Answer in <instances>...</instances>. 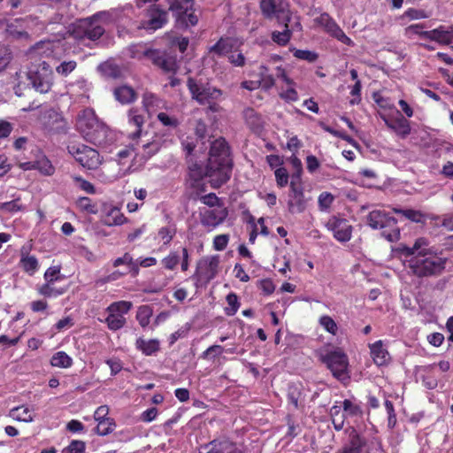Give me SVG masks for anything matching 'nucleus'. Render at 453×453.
I'll return each mask as SVG.
<instances>
[{
  "instance_id": "1",
  "label": "nucleus",
  "mask_w": 453,
  "mask_h": 453,
  "mask_svg": "<svg viewBox=\"0 0 453 453\" xmlns=\"http://www.w3.org/2000/svg\"><path fill=\"white\" fill-rule=\"evenodd\" d=\"M233 166L231 148L226 140L220 136L211 141L204 169L196 163L188 167V198H219L214 193H206L203 177L209 179L212 188H219L230 180Z\"/></svg>"
},
{
  "instance_id": "2",
  "label": "nucleus",
  "mask_w": 453,
  "mask_h": 453,
  "mask_svg": "<svg viewBox=\"0 0 453 453\" xmlns=\"http://www.w3.org/2000/svg\"><path fill=\"white\" fill-rule=\"evenodd\" d=\"M397 252L410 257L405 260L413 274L418 277L440 273L445 267L446 260L438 256V250L429 246L426 238L417 239L412 247L400 244Z\"/></svg>"
},
{
  "instance_id": "3",
  "label": "nucleus",
  "mask_w": 453,
  "mask_h": 453,
  "mask_svg": "<svg viewBox=\"0 0 453 453\" xmlns=\"http://www.w3.org/2000/svg\"><path fill=\"white\" fill-rule=\"evenodd\" d=\"M76 127L87 142L97 146L105 142L107 127L99 121L92 109L86 108L80 112Z\"/></svg>"
},
{
  "instance_id": "4",
  "label": "nucleus",
  "mask_w": 453,
  "mask_h": 453,
  "mask_svg": "<svg viewBox=\"0 0 453 453\" xmlns=\"http://www.w3.org/2000/svg\"><path fill=\"white\" fill-rule=\"evenodd\" d=\"M187 86L192 99L196 100L200 105L207 106L208 111L211 112L220 111L219 101L223 95L221 89L209 84L198 83L192 77L188 79Z\"/></svg>"
},
{
  "instance_id": "5",
  "label": "nucleus",
  "mask_w": 453,
  "mask_h": 453,
  "mask_svg": "<svg viewBox=\"0 0 453 453\" xmlns=\"http://www.w3.org/2000/svg\"><path fill=\"white\" fill-rule=\"evenodd\" d=\"M103 14L104 12H99L90 17L77 20L69 29L70 35L79 42L97 41L105 33L104 27L97 23Z\"/></svg>"
},
{
  "instance_id": "6",
  "label": "nucleus",
  "mask_w": 453,
  "mask_h": 453,
  "mask_svg": "<svg viewBox=\"0 0 453 453\" xmlns=\"http://www.w3.org/2000/svg\"><path fill=\"white\" fill-rule=\"evenodd\" d=\"M165 3L178 28L188 29L198 24L199 19L194 9L195 0H165Z\"/></svg>"
},
{
  "instance_id": "7",
  "label": "nucleus",
  "mask_w": 453,
  "mask_h": 453,
  "mask_svg": "<svg viewBox=\"0 0 453 453\" xmlns=\"http://www.w3.org/2000/svg\"><path fill=\"white\" fill-rule=\"evenodd\" d=\"M220 271V257L219 255L205 256L196 263L193 275L196 286L205 287L219 274Z\"/></svg>"
},
{
  "instance_id": "8",
  "label": "nucleus",
  "mask_w": 453,
  "mask_h": 453,
  "mask_svg": "<svg viewBox=\"0 0 453 453\" xmlns=\"http://www.w3.org/2000/svg\"><path fill=\"white\" fill-rule=\"evenodd\" d=\"M320 359L325 363L333 375L338 380L349 379V359L347 355L339 348L321 352Z\"/></svg>"
},
{
  "instance_id": "9",
  "label": "nucleus",
  "mask_w": 453,
  "mask_h": 453,
  "mask_svg": "<svg viewBox=\"0 0 453 453\" xmlns=\"http://www.w3.org/2000/svg\"><path fill=\"white\" fill-rule=\"evenodd\" d=\"M203 201L204 206L200 209L201 223L204 226L215 228L224 222L228 211L219 200Z\"/></svg>"
},
{
  "instance_id": "10",
  "label": "nucleus",
  "mask_w": 453,
  "mask_h": 453,
  "mask_svg": "<svg viewBox=\"0 0 453 453\" xmlns=\"http://www.w3.org/2000/svg\"><path fill=\"white\" fill-rule=\"evenodd\" d=\"M27 75L36 91L44 94L50 90L53 84V73L46 62L42 61L37 65L30 66Z\"/></svg>"
},
{
  "instance_id": "11",
  "label": "nucleus",
  "mask_w": 453,
  "mask_h": 453,
  "mask_svg": "<svg viewBox=\"0 0 453 453\" xmlns=\"http://www.w3.org/2000/svg\"><path fill=\"white\" fill-rule=\"evenodd\" d=\"M368 225L374 229H383L386 227H393V229L387 233L384 231L382 234L389 242H395L400 237V230L395 226V220L389 217L382 210H373L367 216Z\"/></svg>"
},
{
  "instance_id": "12",
  "label": "nucleus",
  "mask_w": 453,
  "mask_h": 453,
  "mask_svg": "<svg viewBox=\"0 0 453 453\" xmlns=\"http://www.w3.org/2000/svg\"><path fill=\"white\" fill-rule=\"evenodd\" d=\"M132 306V303L128 301H118L111 303L106 309L108 316L105 319V323L108 328L111 331L121 329L127 322L125 316Z\"/></svg>"
},
{
  "instance_id": "13",
  "label": "nucleus",
  "mask_w": 453,
  "mask_h": 453,
  "mask_svg": "<svg viewBox=\"0 0 453 453\" xmlns=\"http://www.w3.org/2000/svg\"><path fill=\"white\" fill-rule=\"evenodd\" d=\"M68 151L74 159L83 167L96 169L101 164L100 155L97 150L84 144L68 146Z\"/></svg>"
},
{
  "instance_id": "14",
  "label": "nucleus",
  "mask_w": 453,
  "mask_h": 453,
  "mask_svg": "<svg viewBox=\"0 0 453 453\" xmlns=\"http://www.w3.org/2000/svg\"><path fill=\"white\" fill-rule=\"evenodd\" d=\"M169 11L158 4H151L145 10V20L142 23L146 30L156 31L163 28L169 22Z\"/></svg>"
},
{
  "instance_id": "15",
  "label": "nucleus",
  "mask_w": 453,
  "mask_h": 453,
  "mask_svg": "<svg viewBox=\"0 0 453 453\" xmlns=\"http://www.w3.org/2000/svg\"><path fill=\"white\" fill-rule=\"evenodd\" d=\"M385 125L401 139H405L411 132V122L404 118L401 111L395 110V114L380 113Z\"/></svg>"
},
{
  "instance_id": "16",
  "label": "nucleus",
  "mask_w": 453,
  "mask_h": 453,
  "mask_svg": "<svg viewBox=\"0 0 453 453\" xmlns=\"http://www.w3.org/2000/svg\"><path fill=\"white\" fill-rule=\"evenodd\" d=\"M161 264L166 270L173 271L180 265L182 272H187L190 265V255L186 247L171 250L162 260Z\"/></svg>"
},
{
  "instance_id": "17",
  "label": "nucleus",
  "mask_w": 453,
  "mask_h": 453,
  "mask_svg": "<svg viewBox=\"0 0 453 453\" xmlns=\"http://www.w3.org/2000/svg\"><path fill=\"white\" fill-rule=\"evenodd\" d=\"M326 227L340 242H347L351 239L352 226L345 219L334 216L327 221Z\"/></svg>"
},
{
  "instance_id": "18",
  "label": "nucleus",
  "mask_w": 453,
  "mask_h": 453,
  "mask_svg": "<svg viewBox=\"0 0 453 453\" xmlns=\"http://www.w3.org/2000/svg\"><path fill=\"white\" fill-rule=\"evenodd\" d=\"M144 56L151 60L153 65L159 67L165 73H175L178 66L175 58L162 53L157 50H147Z\"/></svg>"
},
{
  "instance_id": "19",
  "label": "nucleus",
  "mask_w": 453,
  "mask_h": 453,
  "mask_svg": "<svg viewBox=\"0 0 453 453\" xmlns=\"http://www.w3.org/2000/svg\"><path fill=\"white\" fill-rule=\"evenodd\" d=\"M37 152L40 156L35 161L21 162L19 163L20 168L25 171L35 169L44 176H52L55 173V167L51 161L39 150H37Z\"/></svg>"
},
{
  "instance_id": "20",
  "label": "nucleus",
  "mask_w": 453,
  "mask_h": 453,
  "mask_svg": "<svg viewBox=\"0 0 453 453\" xmlns=\"http://www.w3.org/2000/svg\"><path fill=\"white\" fill-rule=\"evenodd\" d=\"M43 128L49 133H59L65 129V120L53 109L45 111L39 118Z\"/></svg>"
},
{
  "instance_id": "21",
  "label": "nucleus",
  "mask_w": 453,
  "mask_h": 453,
  "mask_svg": "<svg viewBox=\"0 0 453 453\" xmlns=\"http://www.w3.org/2000/svg\"><path fill=\"white\" fill-rule=\"evenodd\" d=\"M100 216L104 224L109 226H120L126 221V218L121 213L120 209L109 203H102Z\"/></svg>"
},
{
  "instance_id": "22",
  "label": "nucleus",
  "mask_w": 453,
  "mask_h": 453,
  "mask_svg": "<svg viewBox=\"0 0 453 453\" xmlns=\"http://www.w3.org/2000/svg\"><path fill=\"white\" fill-rule=\"evenodd\" d=\"M242 114L246 125L253 133L260 134L264 130L265 120L262 115L257 112L253 108H246Z\"/></svg>"
},
{
  "instance_id": "23",
  "label": "nucleus",
  "mask_w": 453,
  "mask_h": 453,
  "mask_svg": "<svg viewBox=\"0 0 453 453\" xmlns=\"http://www.w3.org/2000/svg\"><path fill=\"white\" fill-rule=\"evenodd\" d=\"M234 48L233 40L229 37H220L218 42L208 48V55L214 58H221L232 52Z\"/></svg>"
},
{
  "instance_id": "24",
  "label": "nucleus",
  "mask_w": 453,
  "mask_h": 453,
  "mask_svg": "<svg viewBox=\"0 0 453 453\" xmlns=\"http://www.w3.org/2000/svg\"><path fill=\"white\" fill-rule=\"evenodd\" d=\"M365 445L366 440L353 430L349 434V442L335 451V453H361Z\"/></svg>"
},
{
  "instance_id": "25",
  "label": "nucleus",
  "mask_w": 453,
  "mask_h": 453,
  "mask_svg": "<svg viewBox=\"0 0 453 453\" xmlns=\"http://www.w3.org/2000/svg\"><path fill=\"white\" fill-rule=\"evenodd\" d=\"M259 7L266 19L279 18L280 13L284 12L283 0H261Z\"/></svg>"
},
{
  "instance_id": "26",
  "label": "nucleus",
  "mask_w": 453,
  "mask_h": 453,
  "mask_svg": "<svg viewBox=\"0 0 453 453\" xmlns=\"http://www.w3.org/2000/svg\"><path fill=\"white\" fill-rule=\"evenodd\" d=\"M369 349L372 358L377 365H384L389 362L390 355L388 351L384 348V344L381 340L376 341L375 342L370 344Z\"/></svg>"
},
{
  "instance_id": "27",
  "label": "nucleus",
  "mask_w": 453,
  "mask_h": 453,
  "mask_svg": "<svg viewBox=\"0 0 453 453\" xmlns=\"http://www.w3.org/2000/svg\"><path fill=\"white\" fill-rule=\"evenodd\" d=\"M425 39L436 42L441 45L450 44L449 28L445 26H439L438 27L426 31L424 34Z\"/></svg>"
},
{
  "instance_id": "28",
  "label": "nucleus",
  "mask_w": 453,
  "mask_h": 453,
  "mask_svg": "<svg viewBox=\"0 0 453 453\" xmlns=\"http://www.w3.org/2000/svg\"><path fill=\"white\" fill-rule=\"evenodd\" d=\"M114 97L122 104H129L137 99V94L134 89L129 86H120L114 89Z\"/></svg>"
},
{
  "instance_id": "29",
  "label": "nucleus",
  "mask_w": 453,
  "mask_h": 453,
  "mask_svg": "<svg viewBox=\"0 0 453 453\" xmlns=\"http://www.w3.org/2000/svg\"><path fill=\"white\" fill-rule=\"evenodd\" d=\"M9 417L19 422L30 423L34 421V410L27 405L17 406L10 410Z\"/></svg>"
},
{
  "instance_id": "30",
  "label": "nucleus",
  "mask_w": 453,
  "mask_h": 453,
  "mask_svg": "<svg viewBox=\"0 0 453 453\" xmlns=\"http://www.w3.org/2000/svg\"><path fill=\"white\" fill-rule=\"evenodd\" d=\"M19 265L28 275H34L39 270L38 259L27 252L21 251Z\"/></svg>"
},
{
  "instance_id": "31",
  "label": "nucleus",
  "mask_w": 453,
  "mask_h": 453,
  "mask_svg": "<svg viewBox=\"0 0 453 453\" xmlns=\"http://www.w3.org/2000/svg\"><path fill=\"white\" fill-rule=\"evenodd\" d=\"M135 347L145 356H151L159 350L160 343L156 339L145 340L143 338H138L135 342Z\"/></svg>"
},
{
  "instance_id": "32",
  "label": "nucleus",
  "mask_w": 453,
  "mask_h": 453,
  "mask_svg": "<svg viewBox=\"0 0 453 453\" xmlns=\"http://www.w3.org/2000/svg\"><path fill=\"white\" fill-rule=\"evenodd\" d=\"M231 442L227 440H213L200 448V453H226Z\"/></svg>"
},
{
  "instance_id": "33",
  "label": "nucleus",
  "mask_w": 453,
  "mask_h": 453,
  "mask_svg": "<svg viewBox=\"0 0 453 453\" xmlns=\"http://www.w3.org/2000/svg\"><path fill=\"white\" fill-rule=\"evenodd\" d=\"M314 22L318 26L322 27L330 35H332V34H334L335 30L340 27L335 20L326 12L321 13L314 19Z\"/></svg>"
},
{
  "instance_id": "34",
  "label": "nucleus",
  "mask_w": 453,
  "mask_h": 453,
  "mask_svg": "<svg viewBox=\"0 0 453 453\" xmlns=\"http://www.w3.org/2000/svg\"><path fill=\"white\" fill-rule=\"evenodd\" d=\"M342 406L346 418L360 417L363 414L361 404L356 399H345Z\"/></svg>"
},
{
  "instance_id": "35",
  "label": "nucleus",
  "mask_w": 453,
  "mask_h": 453,
  "mask_svg": "<svg viewBox=\"0 0 453 453\" xmlns=\"http://www.w3.org/2000/svg\"><path fill=\"white\" fill-rule=\"evenodd\" d=\"M289 20L290 19L288 17L285 22V29L282 32L274 31L272 33V40L280 46H286L292 37V31L288 27Z\"/></svg>"
},
{
  "instance_id": "36",
  "label": "nucleus",
  "mask_w": 453,
  "mask_h": 453,
  "mask_svg": "<svg viewBox=\"0 0 453 453\" xmlns=\"http://www.w3.org/2000/svg\"><path fill=\"white\" fill-rule=\"evenodd\" d=\"M342 406L334 404L330 409L332 423L335 430L341 431L344 426L346 416L344 411H342Z\"/></svg>"
},
{
  "instance_id": "37",
  "label": "nucleus",
  "mask_w": 453,
  "mask_h": 453,
  "mask_svg": "<svg viewBox=\"0 0 453 453\" xmlns=\"http://www.w3.org/2000/svg\"><path fill=\"white\" fill-rule=\"evenodd\" d=\"M137 109L132 108L129 110V123L135 127V131L130 134V137L134 140L139 138L142 133V127L144 123V119L142 115L137 113Z\"/></svg>"
},
{
  "instance_id": "38",
  "label": "nucleus",
  "mask_w": 453,
  "mask_h": 453,
  "mask_svg": "<svg viewBox=\"0 0 453 453\" xmlns=\"http://www.w3.org/2000/svg\"><path fill=\"white\" fill-rule=\"evenodd\" d=\"M37 291L39 295L44 297L54 298L63 295L65 292V288H58L54 287V283L45 282L37 288Z\"/></svg>"
},
{
  "instance_id": "39",
  "label": "nucleus",
  "mask_w": 453,
  "mask_h": 453,
  "mask_svg": "<svg viewBox=\"0 0 453 453\" xmlns=\"http://www.w3.org/2000/svg\"><path fill=\"white\" fill-rule=\"evenodd\" d=\"M73 363V358L65 351H58L50 358V365L58 368H69Z\"/></svg>"
},
{
  "instance_id": "40",
  "label": "nucleus",
  "mask_w": 453,
  "mask_h": 453,
  "mask_svg": "<svg viewBox=\"0 0 453 453\" xmlns=\"http://www.w3.org/2000/svg\"><path fill=\"white\" fill-rule=\"evenodd\" d=\"M268 68L265 65L259 66L260 86L265 90L271 89L275 85L273 75L267 73Z\"/></svg>"
},
{
  "instance_id": "41",
  "label": "nucleus",
  "mask_w": 453,
  "mask_h": 453,
  "mask_svg": "<svg viewBox=\"0 0 453 453\" xmlns=\"http://www.w3.org/2000/svg\"><path fill=\"white\" fill-rule=\"evenodd\" d=\"M162 147V139L158 136L153 137L150 142L142 145L144 156L150 157L159 151Z\"/></svg>"
},
{
  "instance_id": "42",
  "label": "nucleus",
  "mask_w": 453,
  "mask_h": 453,
  "mask_svg": "<svg viewBox=\"0 0 453 453\" xmlns=\"http://www.w3.org/2000/svg\"><path fill=\"white\" fill-rule=\"evenodd\" d=\"M152 316V309L149 305L139 307L136 313V319L142 327H146L150 324Z\"/></svg>"
},
{
  "instance_id": "43",
  "label": "nucleus",
  "mask_w": 453,
  "mask_h": 453,
  "mask_svg": "<svg viewBox=\"0 0 453 453\" xmlns=\"http://www.w3.org/2000/svg\"><path fill=\"white\" fill-rule=\"evenodd\" d=\"M319 324L327 333L336 335L338 326L336 322L328 315H323L319 319Z\"/></svg>"
},
{
  "instance_id": "44",
  "label": "nucleus",
  "mask_w": 453,
  "mask_h": 453,
  "mask_svg": "<svg viewBox=\"0 0 453 453\" xmlns=\"http://www.w3.org/2000/svg\"><path fill=\"white\" fill-rule=\"evenodd\" d=\"M176 234V228L173 226H163L158 230L157 235L164 245L168 246Z\"/></svg>"
},
{
  "instance_id": "45",
  "label": "nucleus",
  "mask_w": 453,
  "mask_h": 453,
  "mask_svg": "<svg viewBox=\"0 0 453 453\" xmlns=\"http://www.w3.org/2000/svg\"><path fill=\"white\" fill-rule=\"evenodd\" d=\"M159 98L151 92H145L142 96V105L146 111H153L158 106Z\"/></svg>"
},
{
  "instance_id": "46",
  "label": "nucleus",
  "mask_w": 453,
  "mask_h": 453,
  "mask_svg": "<svg viewBox=\"0 0 453 453\" xmlns=\"http://www.w3.org/2000/svg\"><path fill=\"white\" fill-rule=\"evenodd\" d=\"M226 300L227 306L225 308V312L228 316H234L240 307L238 296L234 293H230L226 296Z\"/></svg>"
},
{
  "instance_id": "47",
  "label": "nucleus",
  "mask_w": 453,
  "mask_h": 453,
  "mask_svg": "<svg viewBox=\"0 0 453 453\" xmlns=\"http://www.w3.org/2000/svg\"><path fill=\"white\" fill-rule=\"evenodd\" d=\"M115 427V422L113 419L98 421L97 426L95 428L96 433L100 436H105L111 434Z\"/></svg>"
},
{
  "instance_id": "48",
  "label": "nucleus",
  "mask_w": 453,
  "mask_h": 453,
  "mask_svg": "<svg viewBox=\"0 0 453 453\" xmlns=\"http://www.w3.org/2000/svg\"><path fill=\"white\" fill-rule=\"evenodd\" d=\"M76 206L80 210L90 214H96L100 211L95 200H76Z\"/></svg>"
},
{
  "instance_id": "49",
  "label": "nucleus",
  "mask_w": 453,
  "mask_h": 453,
  "mask_svg": "<svg viewBox=\"0 0 453 453\" xmlns=\"http://www.w3.org/2000/svg\"><path fill=\"white\" fill-rule=\"evenodd\" d=\"M191 324L190 323H186L184 324L181 327H180L177 331H175L174 333H173L170 336H169V344L170 345H173L178 340L180 339H183L185 337L188 336V332L190 331L191 329Z\"/></svg>"
},
{
  "instance_id": "50",
  "label": "nucleus",
  "mask_w": 453,
  "mask_h": 453,
  "mask_svg": "<svg viewBox=\"0 0 453 453\" xmlns=\"http://www.w3.org/2000/svg\"><path fill=\"white\" fill-rule=\"evenodd\" d=\"M395 212L402 214L411 221L420 223L425 220V215L419 211L407 209V210H395Z\"/></svg>"
},
{
  "instance_id": "51",
  "label": "nucleus",
  "mask_w": 453,
  "mask_h": 453,
  "mask_svg": "<svg viewBox=\"0 0 453 453\" xmlns=\"http://www.w3.org/2000/svg\"><path fill=\"white\" fill-rule=\"evenodd\" d=\"M157 119L163 126L170 128H176L180 125V121L175 116H170L166 112H159Z\"/></svg>"
},
{
  "instance_id": "52",
  "label": "nucleus",
  "mask_w": 453,
  "mask_h": 453,
  "mask_svg": "<svg viewBox=\"0 0 453 453\" xmlns=\"http://www.w3.org/2000/svg\"><path fill=\"white\" fill-rule=\"evenodd\" d=\"M384 406L388 414V427L393 429L396 425V414L394 404L389 400H385Z\"/></svg>"
},
{
  "instance_id": "53",
  "label": "nucleus",
  "mask_w": 453,
  "mask_h": 453,
  "mask_svg": "<svg viewBox=\"0 0 453 453\" xmlns=\"http://www.w3.org/2000/svg\"><path fill=\"white\" fill-rule=\"evenodd\" d=\"M293 55L295 58L305 60L309 63L315 62L319 58L318 53L308 50H295Z\"/></svg>"
},
{
  "instance_id": "54",
  "label": "nucleus",
  "mask_w": 453,
  "mask_h": 453,
  "mask_svg": "<svg viewBox=\"0 0 453 453\" xmlns=\"http://www.w3.org/2000/svg\"><path fill=\"white\" fill-rule=\"evenodd\" d=\"M302 175L292 174L290 180V188L296 197L303 196V182L301 179Z\"/></svg>"
},
{
  "instance_id": "55",
  "label": "nucleus",
  "mask_w": 453,
  "mask_h": 453,
  "mask_svg": "<svg viewBox=\"0 0 453 453\" xmlns=\"http://www.w3.org/2000/svg\"><path fill=\"white\" fill-rule=\"evenodd\" d=\"M74 184L77 188L83 190L88 195L96 194L95 187L89 181L82 179L81 177H74L73 178Z\"/></svg>"
},
{
  "instance_id": "56",
  "label": "nucleus",
  "mask_w": 453,
  "mask_h": 453,
  "mask_svg": "<svg viewBox=\"0 0 453 453\" xmlns=\"http://www.w3.org/2000/svg\"><path fill=\"white\" fill-rule=\"evenodd\" d=\"M425 27V24L421 23L410 25L405 28V35L411 38L412 35H418L420 38L425 39L424 34L426 33V31L423 30Z\"/></svg>"
},
{
  "instance_id": "57",
  "label": "nucleus",
  "mask_w": 453,
  "mask_h": 453,
  "mask_svg": "<svg viewBox=\"0 0 453 453\" xmlns=\"http://www.w3.org/2000/svg\"><path fill=\"white\" fill-rule=\"evenodd\" d=\"M77 66V63L74 60L64 61L56 67V71L62 76H67L70 74Z\"/></svg>"
},
{
  "instance_id": "58",
  "label": "nucleus",
  "mask_w": 453,
  "mask_h": 453,
  "mask_svg": "<svg viewBox=\"0 0 453 453\" xmlns=\"http://www.w3.org/2000/svg\"><path fill=\"white\" fill-rule=\"evenodd\" d=\"M44 280L46 282L55 283L59 280L62 277L60 275V267L50 266L44 273Z\"/></svg>"
},
{
  "instance_id": "59",
  "label": "nucleus",
  "mask_w": 453,
  "mask_h": 453,
  "mask_svg": "<svg viewBox=\"0 0 453 453\" xmlns=\"http://www.w3.org/2000/svg\"><path fill=\"white\" fill-rule=\"evenodd\" d=\"M403 18H407L410 20H414L426 19L428 18V15L424 10L409 8L403 12Z\"/></svg>"
},
{
  "instance_id": "60",
  "label": "nucleus",
  "mask_w": 453,
  "mask_h": 453,
  "mask_svg": "<svg viewBox=\"0 0 453 453\" xmlns=\"http://www.w3.org/2000/svg\"><path fill=\"white\" fill-rule=\"evenodd\" d=\"M86 444L82 441L73 440L70 444L62 450V453H83Z\"/></svg>"
},
{
  "instance_id": "61",
  "label": "nucleus",
  "mask_w": 453,
  "mask_h": 453,
  "mask_svg": "<svg viewBox=\"0 0 453 453\" xmlns=\"http://www.w3.org/2000/svg\"><path fill=\"white\" fill-rule=\"evenodd\" d=\"M224 348L220 345L210 346L202 354V358L214 360L216 357L221 355L224 352Z\"/></svg>"
},
{
  "instance_id": "62",
  "label": "nucleus",
  "mask_w": 453,
  "mask_h": 453,
  "mask_svg": "<svg viewBox=\"0 0 453 453\" xmlns=\"http://www.w3.org/2000/svg\"><path fill=\"white\" fill-rule=\"evenodd\" d=\"M229 239V234L216 235L213 239V249L218 251L224 250L228 244Z\"/></svg>"
},
{
  "instance_id": "63",
  "label": "nucleus",
  "mask_w": 453,
  "mask_h": 453,
  "mask_svg": "<svg viewBox=\"0 0 453 453\" xmlns=\"http://www.w3.org/2000/svg\"><path fill=\"white\" fill-rule=\"evenodd\" d=\"M274 175L278 186L286 187L288 183L289 175L286 168L279 167L275 170Z\"/></svg>"
},
{
  "instance_id": "64",
  "label": "nucleus",
  "mask_w": 453,
  "mask_h": 453,
  "mask_svg": "<svg viewBox=\"0 0 453 453\" xmlns=\"http://www.w3.org/2000/svg\"><path fill=\"white\" fill-rule=\"evenodd\" d=\"M228 62L235 67H242L246 64V58L242 52H231L227 56Z\"/></svg>"
}]
</instances>
